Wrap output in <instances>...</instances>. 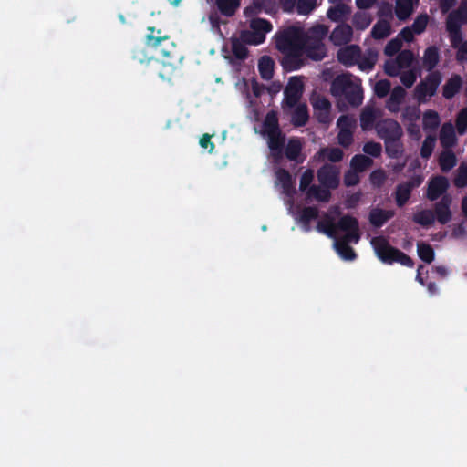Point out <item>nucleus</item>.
I'll return each mask as SVG.
<instances>
[{"instance_id": "5701e85b", "label": "nucleus", "mask_w": 467, "mask_h": 467, "mask_svg": "<svg viewBox=\"0 0 467 467\" xmlns=\"http://www.w3.org/2000/svg\"><path fill=\"white\" fill-rule=\"evenodd\" d=\"M275 61L269 56H263L258 61L260 76L265 80H270L274 76Z\"/></svg>"}, {"instance_id": "6e6d98bb", "label": "nucleus", "mask_w": 467, "mask_h": 467, "mask_svg": "<svg viewBox=\"0 0 467 467\" xmlns=\"http://www.w3.org/2000/svg\"><path fill=\"white\" fill-rule=\"evenodd\" d=\"M456 129L460 135L467 131V107L462 109L456 118Z\"/></svg>"}, {"instance_id": "c03bdc74", "label": "nucleus", "mask_w": 467, "mask_h": 467, "mask_svg": "<svg viewBox=\"0 0 467 467\" xmlns=\"http://www.w3.org/2000/svg\"><path fill=\"white\" fill-rule=\"evenodd\" d=\"M372 18L370 15L365 12H357L352 19L353 26L358 30H364L371 24Z\"/></svg>"}, {"instance_id": "c85d7f7f", "label": "nucleus", "mask_w": 467, "mask_h": 467, "mask_svg": "<svg viewBox=\"0 0 467 467\" xmlns=\"http://www.w3.org/2000/svg\"><path fill=\"white\" fill-rule=\"evenodd\" d=\"M457 163V159L452 150H445L439 157V165L443 172L450 171Z\"/></svg>"}, {"instance_id": "774afa93", "label": "nucleus", "mask_w": 467, "mask_h": 467, "mask_svg": "<svg viewBox=\"0 0 467 467\" xmlns=\"http://www.w3.org/2000/svg\"><path fill=\"white\" fill-rule=\"evenodd\" d=\"M402 69L397 61L388 60L384 65V71L389 77H397L400 74Z\"/></svg>"}, {"instance_id": "338daca9", "label": "nucleus", "mask_w": 467, "mask_h": 467, "mask_svg": "<svg viewBox=\"0 0 467 467\" xmlns=\"http://www.w3.org/2000/svg\"><path fill=\"white\" fill-rule=\"evenodd\" d=\"M337 125L339 130H352V129L355 125V120L348 115H341L337 119Z\"/></svg>"}, {"instance_id": "680f3d73", "label": "nucleus", "mask_w": 467, "mask_h": 467, "mask_svg": "<svg viewBox=\"0 0 467 467\" xmlns=\"http://www.w3.org/2000/svg\"><path fill=\"white\" fill-rule=\"evenodd\" d=\"M337 141L343 148H348L353 143V130H339Z\"/></svg>"}, {"instance_id": "bb28decb", "label": "nucleus", "mask_w": 467, "mask_h": 467, "mask_svg": "<svg viewBox=\"0 0 467 467\" xmlns=\"http://www.w3.org/2000/svg\"><path fill=\"white\" fill-rule=\"evenodd\" d=\"M377 59L378 52L373 49H368L365 56H360L356 65H358V68L362 71H370L375 67Z\"/></svg>"}, {"instance_id": "e2e57ef3", "label": "nucleus", "mask_w": 467, "mask_h": 467, "mask_svg": "<svg viewBox=\"0 0 467 467\" xmlns=\"http://www.w3.org/2000/svg\"><path fill=\"white\" fill-rule=\"evenodd\" d=\"M402 47V43L400 40L394 38L388 42L384 48V53L386 56L392 57L397 54Z\"/></svg>"}, {"instance_id": "5fc2aeb1", "label": "nucleus", "mask_w": 467, "mask_h": 467, "mask_svg": "<svg viewBox=\"0 0 467 467\" xmlns=\"http://www.w3.org/2000/svg\"><path fill=\"white\" fill-rule=\"evenodd\" d=\"M296 7L299 15H308L317 7V0H297Z\"/></svg>"}, {"instance_id": "49530a36", "label": "nucleus", "mask_w": 467, "mask_h": 467, "mask_svg": "<svg viewBox=\"0 0 467 467\" xmlns=\"http://www.w3.org/2000/svg\"><path fill=\"white\" fill-rule=\"evenodd\" d=\"M436 144V137L433 135H428L424 139L421 148H420V156L424 160L430 159L433 150Z\"/></svg>"}, {"instance_id": "dca6fc26", "label": "nucleus", "mask_w": 467, "mask_h": 467, "mask_svg": "<svg viewBox=\"0 0 467 467\" xmlns=\"http://www.w3.org/2000/svg\"><path fill=\"white\" fill-rule=\"evenodd\" d=\"M394 215L395 213L392 210L374 208L369 213V222L374 227L380 228Z\"/></svg>"}, {"instance_id": "b1692460", "label": "nucleus", "mask_w": 467, "mask_h": 467, "mask_svg": "<svg viewBox=\"0 0 467 467\" xmlns=\"http://www.w3.org/2000/svg\"><path fill=\"white\" fill-rule=\"evenodd\" d=\"M385 152L391 159H399L404 153V144L401 139H394L384 141Z\"/></svg>"}, {"instance_id": "f03ea898", "label": "nucleus", "mask_w": 467, "mask_h": 467, "mask_svg": "<svg viewBox=\"0 0 467 467\" xmlns=\"http://www.w3.org/2000/svg\"><path fill=\"white\" fill-rule=\"evenodd\" d=\"M148 30L150 33L146 36V44L160 54L163 66L160 75L163 78H168L177 69L181 58L177 56L175 46L170 41L169 36H161V29H158L157 36H154V27H148Z\"/></svg>"}, {"instance_id": "39448f33", "label": "nucleus", "mask_w": 467, "mask_h": 467, "mask_svg": "<svg viewBox=\"0 0 467 467\" xmlns=\"http://www.w3.org/2000/svg\"><path fill=\"white\" fill-rule=\"evenodd\" d=\"M441 73L438 70L432 71L427 75L424 80H421L414 89V97L420 104L427 102V97H432L441 83Z\"/></svg>"}, {"instance_id": "0eeeda50", "label": "nucleus", "mask_w": 467, "mask_h": 467, "mask_svg": "<svg viewBox=\"0 0 467 467\" xmlns=\"http://www.w3.org/2000/svg\"><path fill=\"white\" fill-rule=\"evenodd\" d=\"M319 183L327 189H336L339 184V171L331 164H324L317 172Z\"/></svg>"}, {"instance_id": "13d9d810", "label": "nucleus", "mask_w": 467, "mask_h": 467, "mask_svg": "<svg viewBox=\"0 0 467 467\" xmlns=\"http://www.w3.org/2000/svg\"><path fill=\"white\" fill-rule=\"evenodd\" d=\"M391 84L388 79H381L376 82L374 92L379 98H385L390 91Z\"/></svg>"}, {"instance_id": "c756f323", "label": "nucleus", "mask_w": 467, "mask_h": 467, "mask_svg": "<svg viewBox=\"0 0 467 467\" xmlns=\"http://www.w3.org/2000/svg\"><path fill=\"white\" fill-rule=\"evenodd\" d=\"M373 164V161L363 154H357L350 161L351 168L357 172H363Z\"/></svg>"}, {"instance_id": "ddd939ff", "label": "nucleus", "mask_w": 467, "mask_h": 467, "mask_svg": "<svg viewBox=\"0 0 467 467\" xmlns=\"http://www.w3.org/2000/svg\"><path fill=\"white\" fill-rule=\"evenodd\" d=\"M360 56L361 48L358 45L341 47L337 54V60L347 67L356 65Z\"/></svg>"}, {"instance_id": "58836bf2", "label": "nucleus", "mask_w": 467, "mask_h": 467, "mask_svg": "<svg viewBox=\"0 0 467 467\" xmlns=\"http://www.w3.org/2000/svg\"><path fill=\"white\" fill-rule=\"evenodd\" d=\"M417 252L419 257L427 264H431L434 260V250L429 244L419 242L417 244Z\"/></svg>"}, {"instance_id": "4468645a", "label": "nucleus", "mask_w": 467, "mask_h": 467, "mask_svg": "<svg viewBox=\"0 0 467 467\" xmlns=\"http://www.w3.org/2000/svg\"><path fill=\"white\" fill-rule=\"evenodd\" d=\"M353 36L352 27L345 23L337 26L330 35V40L335 46H343L351 41Z\"/></svg>"}, {"instance_id": "37998d69", "label": "nucleus", "mask_w": 467, "mask_h": 467, "mask_svg": "<svg viewBox=\"0 0 467 467\" xmlns=\"http://www.w3.org/2000/svg\"><path fill=\"white\" fill-rule=\"evenodd\" d=\"M250 28L257 33H261L265 36L266 33L273 28L271 22L264 18H254L250 22Z\"/></svg>"}, {"instance_id": "3c124183", "label": "nucleus", "mask_w": 467, "mask_h": 467, "mask_svg": "<svg viewBox=\"0 0 467 467\" xmlns=\"http://www.w3.org/2000/svg\"><path fill=\"white\" fill-rule=\"evenodd\" d=\"M465 21H463L460 16H458L454 11L451 12L446 19V30L448 32L451 31H458L462 30V25L464 24Z\"/></svg>"}, {"instance_id": "a19ab883", "label": "nucleus", "mask_w": 467, "mask_h": 467, "mask_svg": "<svg viewBox=\"0 0 467 467\" xmlns=\"http://www.w3.org/2000/svg\"><path fill=\"white\" fill-rule=\"evenodd\" d=\"M240 36L243 42L249 45H260L265 40V36L264 35L252 29L242 31Z\"/></svg>"}, {"instance_id": "4be33fe9", "label": "nucleus", "mask_w": 467, "mask_h": 467, "mask_svg": "<svg viewBox=\"0 0 467 467\" xmlns=\"http://www.w3.org/2000/svg\"><path fill=\"white\" fill-rule=\"evenodd\" d=\"M215 5L223 16L231 17L238 10L241 0H215Z\"/></svg>"}, {"instance_id": "864d4df0", "label": "nucleus", "mask_w": 467, "mask_h": 467, "mask_svg": "<svg viewBox=\"0 0 467 467\" xmlns=\"http://www.w3.org/2000/svg\"><path fill=\"white\" fill-rule=\"evenodd\" d=\"M429 22V16L427 14L419 15L411 25L413 32L417 35L423 33Z\"/></svg>"}, {"instance_id": "052dcab7", "label": "nucleus", "mask_w": 467, "mask_h": 467, "mask_svg": "<svg viewBox=\"0 0 467 467\" xmlns=\"http://www.w3.org/2000/svg\"><path fill=\"white\" fill-rule=\"evenodd\" d=\"M363 151L368 155L377 158L382 152V146L379 142L368 141L364 144Z\"/></svg>"}, {"instance_id": "a18cd8bd", "label": "nucleus", "mask_w": 467, "mask_h": 467, "mask_svg": "<svg viewBox=\"0 0 467 467\" xmlns=\"http://www.w3.org/2000/svg\"><path fill=\"white\" fill-rule=\"evenodd\" d=\"M396 16L400 20L407 19L412 12L410 0H398L396 5Z\"/></svg>"}, {"instance_id": "69168bd1", "label": "nucleus", "mask_w": 467, "mask_h": 467, "mask_svg": "<svg viewBox=\"0 0 467 467\" xmlns=\"http://www.w3.org/2000/svg\"><path fill=\"white\" fill-rule=\"evenodd\" d=\"M314 179V171L310 169L305 171L301 175L299 182V190L304 192L306 191L311 184Z\"/></svg>"}, {"instance_id": "a878e982", "label": "nucleus", "mask_w": 467, "mask_h": 467, "mask_svg": "<svg viewBox=\"0 0 467 467\" xmlns=\"http://www.w3.org/2000/svg\"><path fill=\"white\" fill-rule=\"evenodd\" d=\"M301 151L302 143L298 138H291L284 148V154L289 161H297Z\"/></svg>"}, {"instance_id": "f8f14e48", "label": "nucleus", "mask_w": 467, "mask_h": 467, "mask_svg": "<svg viewBox=\"0 0 467 467\" xmlns=\"http://www.w3.org/2000/svg\"><path fill=\"white\" fill-rule=\"evenodd\" d=\"M285 143V136L282 131L267 135V145L275 162H279L284 157Z\"/></svg>"}, {"instance_id": "bf43d9fd", "label": "nucleus", "mask_w": 467, "mask_h": 467, "mask_svg": "<svg viewBox=\"0 0 467 467\" xmlns=\"http://www.w3.org/2000/svg\"><path fill=\"white\" fill-rule=\"evenodd\" d=\"M420 111L417 107H406L401 114L402 119L409 121L410 123H414L417 119H420Z\"/></svg>"}, {"instance_id": "e433bc0d", "label": "nucleus", "mask_w": 467, "mask_h": 467, "mask_svg": "<svg viewBox=\"0 0 467 467\" xmlns=\"http://www.w3.org/2000/svg\"><path fill=\"white\" fill-rule=\"evenodd\" d=\"M390 25L385 20L378 21L372 27L371 36L374 39H383L389 36Z\"/></svg>"}, {"instance_id": "a211bd4d", "label": "nucleus", "mask_w": 467, "mask_h": 467, "mask_svg": "<svg viewBox=\"0 0 467 467\" xmlns=\"http://www.w3.org/2000/svg\"><path fill=\"white\" fill-rule=\"evenodd\" d=\"M440 61V53L436 46L428 47L423 53L422 64L425 69L432 72Z\"/></svg>"}, {"instance_id": "0e129e2a", "label": "nucleus", "mask_w": 467, "mask_h": 467, "mask_svg": "<svg viewBox=\"0 0 467 467\" xmlns=\"http://www.w3.org/2000/svg\"><path fill=\"white\" fill-rule=\"evenodd\" d=\"M400 82L407 88H410L413 86L417 79V75L414 70H408L400 74Z\"/></svg>"}, {"instance_id": "2f4dec72", "label": "nucleus", "mask_w": 467, "mask_h": 467, "mask_svg": "<svg viewBox=\"0 0 467 467\" xmlns=\"http://www.w3.org/2000/svg\"><path fill=\"white\" fill-rule=\"evenodd\" d=\"M412 220L423 227H429L434 223L435 216L431 210L425 209L414 213Z\"/></svg>"}, {"instance_id": "6ab92c4d", "label": "nucleus", "mask_w": 467, "mask_h": 467, "mask_svg": "<svg viewBox=\"0 0 467 467\" xmlns=\"http://www.w3.org/2000/svg\"><path fill=\"white\" fill-rule=\"evenodd\" d=\"M456 135L451 124H443L440 132L441 145L449 150L456 143Z\"/></svg>"}, {"instance_id": "7ed1b4c3", "label": "nucleus", "mask_w": 467, "mask_h": 467, "mask_svg": "<svg viewBox=\"0 0 467 467\" xmlns=\"http://www.w3.org/2000/svg\"><path fill=\"white\" fill-rule=\"evenodd\" d=\"M359 78L352 79L351 74L337 75L331 82L330 93L343 98L350 106L358 107L363 102V89Z\"/></svg>"}, {"instance_id": "09e8293b", "label": "nucleus", "mask_w": 467, "mask_h": 467, "mask_svg": "<svg viewBox=\"0 0 467 467\" xmlns=\"http://www.w3.org/2000/svg\"><path fill=\"white\" fill-rule=\"evenodd\" d=\"M276 178L281 183L284 191L288 192L293 188V180L289 171L284 168H280L276 171Z\"/></svg>"}, {"instance_id": "4d7b16f0", "label": "nucleus", "mask_w": 467, "mask_h": 467, "mask_svg": "<svg viewBox=\"0 0 467 467\" xmlns=\"http://www.w3.org/2000/svg\"><path fill=\"white\" fill-rule=\"evenodd\" d=\"M413 58V53L410 50L405 49L398 54L396 61L397 63H399L401 68H405L409 67L411 65Z\"/></svg>"}, {"instance_id": "412c9836", "label": "nucleus", "mask_w": 467, "mask_h": 467, "mask_svg": "<svg viewBox=\"0 0 467 467\" xmlns=\"http://www.w3.org/2000/svg\"><path fill=\"white\" fill-rule=\"evenodd\" d=\"M351 9L344 3H339L328 8L327 12V17L333 22H341L348 16Z\"/></svg>"}, {"instance_id": "473e14b6", "label": "nucleus", "mask_w": 467, "mask_h": 467, "mask_svg": "<svg viewBox=\"0 0 467 467\" xmlns=\"http://www.w3.org/2000/svg\"><path fill=\"white\" fill-rule=\"evenodd\" d=\"M317 230L330 238H336L337 225L333 219L327 215L325 220L319 221L317 224Z\"/></svg>"}, {"instance_id": "ea45409f", "label": "nucleus", "mask_w": 467, "mask_h": 467, "mask_svg": "<svg viewBox=\"0 0 467 467\" xmlns=\"http://www.w3.org/2000/svg\"><path fill=\"white\" fill-rule=\"evenodd\" d=\"M376 113L373 109H365L360 114V127L363 130H369L372 129L376 121Z\"/></svg>"}, {"instance_id": "393cba45", "label": "nucleus", "mask_w": 467, "mask_h": 467, "mask_svg": "<svg viewBox=\"0 0 467 467\" xmlns=\"http://www.w3.org/2000/svg\"><path fill=\"white\" fill-rule=\"evenodd\" d=\"M319 159L328 160L331 162H339L343 160L344 152L337 147H324L317 152Z\"/></svg>"}, {"instance_id": "c9c22d12", "label": "nucleus", "mask_w": 467, "mask_h": 467, "mask_svg": "<svg viewBox=\"0 0 467 467\" xmlns=\"http://www.w3.org/2000/svg\"><path fill=\"white\" fill-rule=\"evenodd\" d=\"M318 217V209L316 206L305 207L300 214V222L304 225L306 232L310 231L309 223Z\"/></svg>"}, {"instance_id": "2eb2a0df", "label": "nucleus", "mask_w": 467, "mask_h": 467, "mask_svg": "<svg viewBox=\"0 0 467 467\" xmlns=\"http://www.w3.org/2000/svg\"><path fill=\"white\" fill-rule=\"evenodd\" d=\"M405 96L406 90L400 86H396L391 90L390 96L386 101V109L391 113H398L400 109V105L402 104Z\"/></svg>"}, {"instance_id": "603ef678", "label": "nucleus", "mask_w": 467, "mask_h": 467, "mask_svg": "<svg viewBox=\"0 0 467 467\" xmlns=\"http://www.w3.org/2000/svg\"><path fill=\"white\" fill-rule=\"evenodd\" d=\"M330 189L320 188L316 185H312L309 188L308 194L314 196L317 201L327 202L331 196Z\"/></svg>"}, {"instance_id": "79ce46f5", "label": "nucleus", "mask_w": 467, "mask_h": 467, "mask_svg": "<svg viewBox=\"0 0 467 467\" xmlns=\"http://www.w3.org/2000/svg\"><path fill=\"white\" fill-rule=\"evenodd\" d=\"M245 44L241 37L232 39V52L237 59L244 60L247 57L248 48Z\"/></svg>"}, {"instance_id": "f257e3e1", "label": "nucleus", "mask_w": 467, "mask_h": 467, "mask_svg": "<svg viewBox=\"0 0 467 467\" xmlns=\"http://www.w3.org/2000/svg\"><path fill=\"white\" fill-rule=\"evenodd\" d=\"M276 47L284 54L281 64L285 71L301 68L305 64L304 54L315 61L322 60L327 55L326 46L320 39H312L310 36L304 43L294 30L285 31L278 36Z\"/></svg>"}, {"instance_id": "72a5a7b5", "label": "nucleus", "mask_w": 467, "mask_h": 467, "mask_svg": "<svg viewBox=\"0 0 467 467\" xmlns=\"http://www.w3.org/2000/svg\"><path fill=\"white\" fill-rule=\"evenodd\" d=\"M334 246L337 254L344 260L352 261L357 257L354 249L349 245V244H346V242L336 239Z\"/></svg>"}, {"instance_id": "cd10ccee", "label": "nucleus", "mask_w": 467, "mask_h": 467, "mask_svg": "<svg viewBox=\"0 0 467 467\" xmlns=\"http://www.w3.org/2000/svg\"><path fill=\"white\" fill-rule=\"evenodd\" d=\"M309 119L308 109L306 105H298L292 114L291 122L295 127H304Z\"/></svg>"}, {"instance_id": "8fccbe9b", "label": "nucleus", "mask_w": 467, "mask_h": 467, "mask_svg": "<svg viewBox=\"0 0 467 467\" xmlns=\"http://www.w3.org/2000/svg\"><path fill=\"white\" fill-rule=\"evenodd\" d=\"M453 183L457 188H463L467 186V164L461 163L457 169Z\"/></svg>"}, {"instance_id": "20e7f679", "label": "nucleus", "mask_w": 467, "mask_h": 467, "mask_svg": "<svg viewBox=\"0 0 467 467\" xmlns=\"http://www.w3.org/2000/svg\"><path fill=\"white\" fill-rule=\"evenodd\" d=\"M371 244L378 258L384 264L393 265L399 263L403 266L412 268L414 261L402 251L389 244L384 236H376L371 240Z\"/></svg>"}, {"instance_id": "7c9ffc66", "label": "nucleus", "mask_w": 467, "mask_h": 467, "mask_svg": "<svg viewBox=\"0 0 467 467\" xmlns=\"http://www.w3.org/2000/svg\"><path fill=\"white\" fill-rule=\"evenodd\" d=\"M411 190L404 182L399 183L395 190V202L398 207H403L411 196Z\"/></svg>"}, {"instance_id": "4c0bfd02", "label": "nucleus", "mask_w": 467, "mask_h": 467, "mask_svg": "<svg viewBox=\"0 0 467 467\" xmlns=\"http://www.w3.org/2000/svg\"><path fill=\"white\" fill-rule=\"evenodd\" d=\"M337 231L348 232L350 230H358L359 223L357 218L351 215H343L336 223Z\"/></svg>"}, {"instance_id": "aec40b11", "label": "nucleus", "mask_w": 467, "mask_h": 467, "mask_svg": "<svg viewBox=\"0 0 467 467\" xmlns=\"http://www.w3.org/2000/svg\"><path fill=\"white\" fill-rule=\"evenodd\" d=\"M263 131L267 136L282 131L279 126L277 113L274 110L269 111L263 121Z\"/></svg>"}, {"instance_id": "1a4fd4ad", "label": "nucleus", "mask_w": 467, "mask_h": 467, "mask_svg": "<svg viewBox=\"0 0 467 467\" xmlns=\"http://www.w3.org/2000/svg\"><path fill=\"white\" fill-rule=\"evenodd\" d=\"M314 109V116L319 123L329 124L331 119V103L323 96H318L311 100Z\"/></svg>"}, {"instance_id": "6e6552de", "label": "nucleus", "mask_w": 467, "mask_h": 467, "mask_svg": "<svg viewBox=\"0 0 467 467\" xmlns=\"http://www.w3.org/2000/svg\"><path fill=\"white\" fill-rule=\"evenodd\" d=\"M304 85L299 77H291L284 90L285 101L288 107H295L302 97Z\"/></svg>"}, {"instance_id": "de8ad7c7", "label": "nucleus", "mask_w": 467, "mask_h": 467, "mask_svg": "<svg viewBox=\"0 0 467 467\" xmlns=\"http://www.w3.org/2000/svg\"><path fill=\"white\" fill-rule=\"evenodd\" d=\"M440 125L439 114L431 109L423 113V127L424 129H436Z\"/></svg>"}, {"instance_id": "9b49d317", "label": "nucleus", "mask_w": 467, "mask_h": 467, "mask_svg": "<svg viewBox=\"0 0 467 467\" xmlns=\"http://www.w3.org/2000/svg\"><path fill=\"white\" fill-rule=\"evenodd\" d=\"M451 197L449 194L443 195L434 205V216L441 224H446L451 220Z\"/></svg>"}, {"instance_id": "f704fd0d", "label": "nucleus", "mask_w": 467, "mask_h": 467, "mask_svg": "<svg viewBox=\"0 0 467 467\" xmlns=\"http://www.w3.org/2000/svg\"><path fill=\"white\" fill-rule=\"evenodd\" d=\"M274 5L273 0H253L252 6L247 7L245 12L251 11L254 15L261 12L269 14L273 11Z\"/></svg>"}, {"instance_id": "f3484780", "label": "nucleus", "mask_w": 467, "mask_h": 467, "mask_svg": "<svg viewBox=\"0 0 467 467\" xmlns=\"http://www.w3.org/2000/svg\"><path fill=\"white\" fill-rule=\"evenodd\" d=\"M462 79L460 75H452L442 88V96L446 99H451L462 88Z\"/></svg>"}, {"instance_id": "423d86ee", "label": "nucleus", "mask_w": 467, "mask_h": 467, "mask_svg": "<svg viewBox=\"0 0 467 467\" xmlns=\"http://www.w3.org/2000/svg\"><path fill=\"white\" fill-rule=\"evenodd\" d=\"M377 135L384 141L402 139L403 130L400 123L393 119H383L375 124Z\"/></svg>"}, {"instance_id": "9d476101", "label": "nucleus", "mask_w": 467, "mask_h": 467, "mask_svg": "<svg viewBox=\"0 0 467 467\" xmlns=\"http://www.w3.org/2000/svg\"><path fill=\"white\" fill-rule=\"evenodd\" d=\"M449 185V181L444 176L438 175L431 178L428 183L427 198L431 202L438 200L445 195Z\"/></svg>"}]
</instances>
